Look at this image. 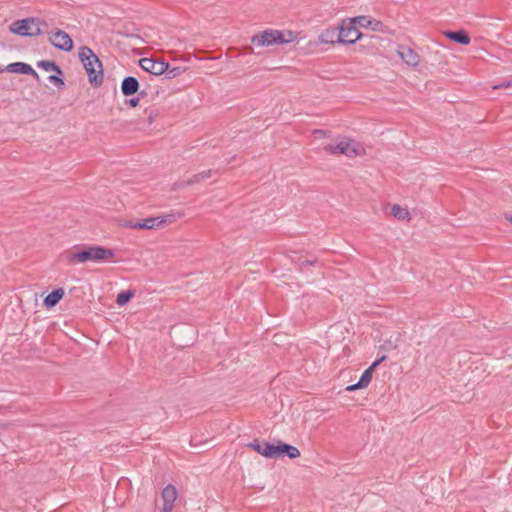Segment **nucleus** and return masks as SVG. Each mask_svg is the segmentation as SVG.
I'll use <instances>...</instances> for the list:
<instances>
[{"label":"nucleus","instance_id":"obj_1","mask_svg":"<svg viewBox=\"0 0 512 512\" xmlns=\"http://www.w3.org/2000/svg\"><path fill=\"white\" fill-rule=\"evenodd\" d=\"M115 256L112 248L100 245L75 246L74 250L66 254L69 264H80L88 261L102 263L111 260Z\"/></svg>","mask_w":512,"mask_h":512},{"label":"nucleus","instance_id":"obj_2","mask_svg":"<svg viewBox=\"0 0 512 512\" xmlns=\"http://www.w3.org/2000/svg\"><path fill=\"white\" fill-rule=\"evenodd\" d=\"M79 59L84 66L90 85L94 88L103 83V64L94 51L88 46L79 48Z\"/></svg>","mask_w":512,"mask_h":512},{"label":"nucleus","instance_id":"obj_3","mask_svg":"<svg viewBox=\"0 0 512 512\" xmlns=\"http://www.w3.org/2000/svg\"><path fill=\"white\" fill-rule=\"evenodd\" d=\"M298 36L292 30L265 29L251 37V44L258 47H269L292 43Z\"/></svg>","mask_w":512,"mask_h":512},{"label":"nucleus","instance_id":"obj_4","mask_svg":"<svg viewBox=\"0 0 512 512\" xmlns=\"http://www.w3.org/2000/svg\"><path fill=\"white\" fill-rule=\"evenodd\" d=\"M338 30L341 44H354L364 36L355 17L343 19L338 25Z\"/></svg>","mask_w":512,"mask_h":512},{"label":"nucleus","instance_id":"obj_5","mask_svg":"<svg viewBox=\"0 0 512 512\" xmlns=\"http://www.w3.org/2000/svg\"><path fill=\"white\" fill-rule=\"evenodd\" d=\"M9 30L12 34L22 37H35L36 33L40 32V29L36 28L35 17L15 20L9 26Z\"/></svg>","mask_w":512,"mask_h":512},{"label":"nucleus","instance_id":"obj_6","mask_svg":"<svg viewBox=\"0 0 512 512\" xmlns=\"http://www.w3.org/2000/svg\"><path fill=\"white\" fill-rule=\"evenodd\" d=\"M48 41L56 49L71 52L74 48V42L71 36L62 29L55 28L49 33Z\"/></svg>","mask_w":512,"mask_h":512},{"label":"nucleus","instance_id":"obj_7","mask_svg":"<svg viewBox=\"0 0 512 512\" xmlns=\"http://www.w3.org/2000/svg\"><path fill=\"white\" fill-rule=\"evenodd\" d=\"M272 455V459L288 457L289 459H296L300 456V451L297 447L283 442L281 440L273 443V447L268 449Z\"/></svg>","mask_w":512,"mask_h":512},{"label":"nucleus","instance_id":"obj_8","mask_svg":"<svg viewBox=\"0 0 512 512\" xmlns=\"http://www.w3.org/2000/svg\"><path fill=\"white\" fill-rule=\"evenodd\" d=\"M323 150L327 154L345 155L349 158H353L357 155L356 145H353L349 140L346 139L336 144H327L323 147Z\"/></svg>","mask_w":512,"mask_h":512},{"label":"nucleus","instance_id":"obj_9","mask_svg":"<svg viewBox=\"0 0 512 512\" xmlns=\"http://www.w3.org/2000/svg\"><path fill=\"white\" fill-rule=\"evenodd\" d=\"M139 66L145 72H148L152 75L159 76L163 75L164 72L168 68V62L163 59H154V58H141L139 60Z\"/></svg>","mask_w":512,"mask_h":512},{"label":"nucleus","instance_id":"obj_10","mask_svg":"<svg viewBox=\"0 0 512 512\" xmlns=\"http://www.w3.org/2000/svg\"><path fill=\"white\" fill-rule=\"evenodd\" d=\"M178 492L174 485L168 484L161 493L163 507L161 512H171L174 508V502L177 499Z\"/></svg>","mask_w":512,"mask_h":512},{"label":"nucleus","instance_id":"obj_11","mask_svg":"<svg viewBox=\"0 0 512 512\" xmlns=\"http://www.w3.org/2000/svg\"><path fill=\"white\" fill-rule=\"evenodd\" d=\"M3 69L4 71H7L9 73L30 75L35 77L36 79H39L38 73L33 69V67L30 64L25 62H13L8 64Z\"/></svg>","mask_w":512,"mask_h":512},{"label":"nucleus","instance_id":"obj_12","mask_svg":"<svg viewBox=\"0 0 512 512\" xmlns=\"http://www.w3.org/2000/svg\"><path fill=\"white\" fill-rule=\"evenodd\" d=\"M355 19H357L358 26L362 28H367L375 32H385L387 29V26H385L382 21L373 19L370 16H355Z\"/></svg>","mask_w":512,"mask_h":512},{"label":"nucleus","instance_id":"obj_13","mask_svg":"<svg viewBox=\"0 0 512 512\" xmlns=\"http://www.w3.org/2000/svg\"><path fill=\"white\" fill-rule=\"evenodd\" d=\"M156 217H148L145 219L127 220L124 227L136 230H151L156 227Z\"/></svg>","mask_w":512,"mask_h":512},{"label":"nucleus","instance_id":"obj_14","mask_svg":"<svg viewBox=\"0 0 512 512\" xmlns=\"http://www.w3.org/2000/svg\"><path fill=\"white\" fill-rule=\"evenodd\" d=\"M444 36L457 44L467 46L471 42L469 33L464 29L459 30H447L443 32Z\"/></svg>","mask_w":512,"mask_h":512},{"label":"nucleus","instance_id":"obj_15","mask_svg":"<svg viewBox=\"0 0 512 512\" xmlns=\"http://www.w3.org/2000/svg\"><path fill=\"white\" fill-rule=\"evenodd\" d=\"M121 92L124 96H133L140 89V82L134 76H126L121 82Z\"/></svg>","mask_w":512,"mask_h":512},{"label":"nucleus","instance_id":"obj_16","mask_svg":"<svg viewBox=\"0 0 512 512\" xmlns=\"http://www.w3.org/2000/svg\"><path fill=\"white\" fill-rule=\"evenodd\" d=\"M374 370L373 368L368 367L363 371L359 380L355 384H350L346 387V391L353 392L359 389L366 388L372 381Z\"/></svg>","mask_w":512,"mask_h":512},{"label":"nucleus","instance_id":"obj_17","mask_svg":"<svg viewBox=\"0 0 512 512\" xmlns=\"http://www.w3.org/2000/svg\"><path fill=\"white\" fill-rule=\"evenodd\" d=\"M398 55L407 65L412 67L417 66L420 62L419 55L408 46H400L398 50Z\"/></svg>","mask_w":512,"mask_h":512},{"label":"nucleus","instance_id":"obj_18","mask_svg":"<svg viewBox=\"0 0 512 512\" xmlns=\"http://www.w3.org/2000/svg\"><path fill=\"white\" fill-rule=\"evenodd\" d=\"M246 446L248 448H251L253 451L257 452L258 454L262 455L263 457L267 459H272V455H270L271 453L268 452V449L270 447H273V443L266 440L254 439L253 441L249 442Z\"/></svg>","mask_w":512,"mask_h":512},{"label":"nucleus","instance_id":"obj_19","mask_svg":"<svg viewBox=\"0 0 512 512\" xmlns=\"http://www.w3.org/2000/svg\"><path fill=\"white\" fill-rule=\"evenodd\" d=\"M338 26L324 29L319 35V41L325 44H341Z\"/></svg>","mask_w":512,"mask_h":512},{"label":"nucleus","instance_id":"obj_20","mask_svg":"<svg viewBox=\"0 0 512 512\" xmlns=\"http://www.w3.org/2000/svg\"><path fill=\"white\" fill-rule=\"evenodd\" d=\"M65 291L63 288H55L48 293L43 299V306L47 309L54 308L64 297Z\"/></svg>","mask_w":512,"mask_h":512},{"label":"nucleus","instance_id":"obj_21","mask_svg":"<svg viewBox=\"0 0 512 512\" xmlns=\"http://www.w3.org/2000/svg\"><path fill=\"white\" fill-rule=\"evenodd\" d=\"M212 175V170L208 169L205 171H202L200 173L194 174L191 178L185 181H179L175 183L176 188H184L186 186H190L196 183H199L205 179L210 178Z\"/></svg>","mask_w":512,"mask_h":512},{"label":"nucleus","instance_id":"obj_22","mask_svg":"<svg viewBox=\"0 0 512 512\" xmlns=\"http://www.w3.org/2000/svg\"><path fill=\"white\" fill-rule=\"evenodd\" d=\"M180 216V213H170L162 216H156V227L164 228L165 226L174 223Z\"/></svg>","mask_w":512,"mask_h":512},{"label":"nucleus","instance_id":"obj_23","mask_svg":"<svg viewBox=\"0 0 512 512\" xmlns=\"http://www.w3.org/2000/svg\"><path fill=\"white\" fill-rule=\"evenodd\" d=\"M391 214L401 221H410V213L406 208H402L399 204H395L391 208Z\"/></svg>","mask_w":512,"mask_h":512},{"label":"nucleus","instance_id":"obj_24","mask_svg":"<svg viewBox=\"0 0 512 512\" xmlns=\"http://www.w3.org/2000/svg\"><path fill=\"white\" fill-rule=\"evenodd\" d=\"M135 291L132 289L122 290L116 296V304L118 306H125L134 297Z\"/></svg>","mask_w":512,"mask_h":512},{"label":"nucleus","instance_id":"obj_25","mask_svg":"<svg viewBox=\"0 0 512 512\" xmlns=\"http://www.w3.org/2000/svg\"><path fill=\"white\" fill-rule=\"evenodd\" d=\"M53 72H54V74L50 75L48 77V80H49V82L54 84L57 88L61 89L62 87L65 86L64 72L60 66H59V70L56 69Z\"/></svg>","mask_w":512,"mask_h":512},{"label":"nucleus","instance_id":"obj_26","mask_svg":"<svg viewBox=\"0 0 512 512\" xmlns=\"http://www.w3.org/2000/svg\"><path fill=\"white\" fill-rule=\"evenodd\" d=\"M186 70H187V67H185V66L171 67L170 64L168 63V68L164 72V74L167 79H173V78L178 77L181 74H183Z\"/></svg>","mask_w":512,"mask_h":512},{"label":"nucleus","instance_id":"obj_27","mask_svg":"<svg viewBox=\"0 0 512 512\" xmlns=\"http://www.w3.org/2000/svg\"><path fill=\"white\" fill-rule=\"evenodd\" d=\"M295 254V256H291V259L293 262L295 263H298L299 267L300 268H303L307 265H312V266H315L319 263L318 259L317 258H314V259H303V257L301 256H298V254L296 252H293Z\"/></svg>","mask_w":512,"mask_h":512},{"label":"nucleus","instance_id":"obj_28","mask_svg":"<svg viewBox=\"0 0 512 512\" xmlns=\"http://www.w3.org/2000/svg\"><path fill=\"white\" fill-rule=\"evenodd\" d=\"M37 67L46 72H51L56 69L59 70V65L53 60H40L37 62Z\"/></svg>","mask_w":512,"mask_h":512},{"label":"nucleus","instance_id":"obj_29","mask_svg":"<svg viewBox=\"0 0 512 512\" xmlns=\"http://www.w3.org/2000/svg\"><path fill=\"white\" fill-rule=\"evenodd\" d=\"M35 24L36 28L40 29V32L36 33V36H40L45 33L49 35V33L51 32V30H49V24L44 19L40 17H35Z\"/></svg>","mask_w":512,"mask_h":512},{"label":"nucleus","instance_id":"obj_30","mask_svg":"<svg viewBox=\"0 0 512 512\" xmlns=\"http://www.w3.org/2000/svg\"><path fill=\"white\" fill-rule=\"evenodd\" d=\"M144 113L147 115L148 123L151 125L155 119L159 116L160 112L158 109L155 108H146L144 110Z\"/></svg>","mask_w":512,"mask_h":512},{"label":"nucleus","instance_id":"obj_31","mask_svg":"<svg viewBox=\"0 0 512 512\" xmlns=\"http://www.w3.org/2000/svg\"><path fill=\"white\" fill-rule=\"evenodd\" d=\"M139 102H140V97H137V96H134V95H133V97L125 100V104L129 108L137 107L139 105Z\"/></svg>","mask_w":512,"mask_h":512},{"label":"nucleus","instance_id":"obj_32","mask_svg":"<svg viewBox=\"0 0 512 512\" xmlns=\"http://www.w3.org/2000/svg\"><path fill=\"white\" fill-rule=\"evenodd\" d=\"M386 359H387V356H386V355H381V356H379L375 361H373L369 367H370V368H373V370L375 371V370H376V368H377L381 363H383Z\"/></svg>","mask_w":512,"mask_h":512},{"label":"nucleus","instance_id":"obj_33","mask_svg":"<svg viewBox=\"0 0 512 512\" xmlns=\"http://www.w3.org/2000/svg\"><path fill=\"white\" fill-rule=\"evenodd\" d=\"M511 86H512V80H508V81H503L498 85H495L493 88L494 89H504V88H508Z\"/></svg>","mask_w":512,"mask_h":512},{"label":"nucleus","instance_id":"obj_34","mask_svg":"<svg viewBox=\"0 0 512 512\" xmlns=\"http://www.w3.org/2000/svg\"><path fill=\"white\" fill-rule=\"evenodd\" d=\"M396 345H393L391 341L385 342L380 346V350L382 351H389L390 349H395Z\"/></svg>","mask_w":512,"mask_h":512},{"label":"nucleus","instance_id":"obj_35","mask_svg":"<svg viewBox=\"0 0 512 512\" xmlns=\"http://www.w3.org/2000/svg\"><path fill=\"white\" fill-rule=\"evenodd\" d=\"M315 135H319L321 137H326L327 131L323 129H316L313 132Z\"/></svg>","mask_w":512,"mask_h":512},{"label":"nucleus","instance_id":"obj_36","mask_svg":"<svg viewBox=\"0 0 512 512\" xmlns=\"http://www.w3.org/2000/svg\"><path fill=\"white\" fill-rule=\"evenodd\" d=\"M136 94H137V97H140V100L145 98L148 95V93L145 89H143V90L139 89Z\"/></svg>","mask_w":512,"mask_h":512},{"label":"nucleus","instance_id":"obj_37","mask_svg":"<svg viewBox=\"0 0 512 512\" xmlns=\"http://www.w3.org/2000/svg\"><path fill=\"white\" fill-rule=\"evenodd\" d=\"M247 52L251 53L252 52V47L248 46L245 48Z\"/></svg>","mask_w":512,"mask_h":512},{"label":"nucleus","instance_id":"obj_38","mask_svg":"<svg viewBox=\"0 0 512 512\" xmlns=\"http://www.w3.org/2000/svg\"><path fill=\"white\" fill-rule=\"evenodd\" d=\"M4 72L3 67L0 65V73Z\"/></svg>","mask_w":512,"mask_h":512},{"label":"nucleus","instance_id":"obj_39","mask_svg":"<svg viewBox=\"0 0 512 512\" xmlns=\"http://www.w3.org/2000/svg\"><path fill=\"white\" fill-rule=\"evenodd\" d=\"M510 223H512V215L508 218Z\"/></svg>","mask_w":512,"mask_h":512}]
</instances>
